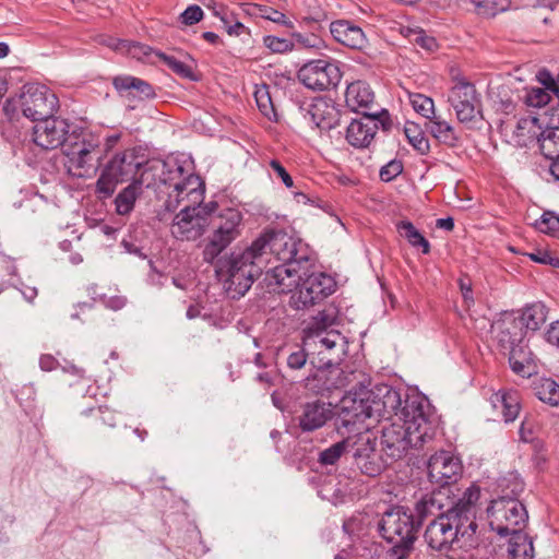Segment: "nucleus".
Instances as JSON below:
<instances>
[{
	"label": "nucleus",
	"instance_id": "obj_49",
	"mask_svg": "<svg viewBox=\"0 0 559 559\" xmlns=\"http://www.w3.org/2000/svg\"><path fill=\"white\" fill-rule=\"evenodd\" d=\"M405 135L413 147L420 154H426L429 151V142L424 134L418 130L415 123H408L404 129Z\"/></svg>",
	"mask_w": 559,
	"mask_h": 559
},
{
	"label": "nucleus",
	"instance_id": "obj_58",
	"mask_svg": "<svg viewBox=\"0 0 559 559\" xmlns=\"http://www.w3.org/2000/svg\"><path fill=\"white\" fill-rule=\"evenodd\" d=\"M403 171V165L399 160H391L380 169V178L382 181L389 182Z\"/></svg>",
	"mask_w": 559,
	"mask_h": 559
},
{
	"label": "nucleus",
	"instance_id": "obj_18",
	"mask_svg": "<svg viewBox=\"0 0 559 559\" xmlns=\"http://www.w3.org/2000/svg\"><path fill=\"white\" fill-rule=\"evenodd\" d=\"M462 469L461 460L449 451H439L431 455L428 461L430 481L441 486V490H445L448 493L449 490L444 487L456 483Z\"/></svg>",
	"mask_w": 559,
	"mask_h": 559
},
{
	"label": "nucleus",
	"instance_id": "obj_57",
	"mask_svg": "<svg viewBox=\"0 0 559 559\" xmlns=\"http://www.w3.org/2000/svg\"><path fill=\"white\" fill-rule=\"evenodd\" d=\"M308 356L311 357V354H309L304 345L302 348H299L296 352L289 354L287 357V366L290 369L298 370L306 365Z\"/></svg>",
	"mask_w": 559,
	"mask_h": 559
},
{
	"label": "nucleus",
	"instance_id": "obj_51",
	"mask_svg": "<svg viewBox=\"0 0 559 559\" xmlns=\"http://www.w3.org/2000/svg\"><path fill=\"white\" fill-rule=\"evenodd\" d=\"M509 356V362L514 372L519 374H526L528 371L526 370V365L530 362L531 353L527 350L526 346L520 348L519 352L514 350L507 354Z\"/></svg>",
	"mask_w": 559,
	"mask_h": 559
},
{
	"label": "nucleus",
	"instance_id": "obj_16",
	"mask_svg": "<svg viewBox=\"0 0 559 559\" xmlns=\"http://www.w3.org/2000/svg\"><path fill=\"white\" fill-rule=\"evenodd\" d=\"M342 78L338 67L326 60H312L298 71V80L309 90L325 91L336 86Z\"/></svg>",
	"mask_w": 559,
	"mask_h": 559
},
{
	"label": "nucleus",
	"instance_id": "obj_21",
	"mask_svg": "<svg viewBox=\"0 0 559 559\" xmlns=\"http://www.w3.org/2000/svg\"><path fill=\"white\" fill-rule=\"evenodd\" d=\"M334 416L331 403L316 400L299 406L295 421L304 432H312L322 428Z\"/></svg>",
	"mask_w": 559,
	"mask_h": 559
},
{
	"label": "nucleus",
	"instance_id": "obj_31",
	"mask_svg": "<svg viewBox=\"0 0 559 559\" xmlns=\"http://www.w3.org/2000/svg\"><path fill=\"white\" fill-rule=\"evenodd\" d=\"M427 131L440 143L454 147L457 145L460 138L452 126L447 121L433 116L426 122Z\"/></svg>",
	"mask_w": 559,
	"mask_h": 559
},
{
	"label": "nucleus",
	"instance_id": "obj_50",
	"mask_svg": "<svg viewBox=\"0 0 559 559\" xmlns=\"http://www.w3.org/2000/svg\"><path fill=\"white\" fill-rule=\"evenodd\" d=\"M414 110L428 120L435 116L433 100L423 94H412L409 96Z\"/></svg>",
	"mask_w": 559,
	"mask_h": 559
},
{
	"label": "nucleus",
	"instance_id": "obj_8",
	"mask_svg": "<svg viewBox=\"0 0 559 559\" xmlns=\"http://www.w3.org/2000/svg\"><path fill=\"white\" fill-rule=\"evenodd\" d=\"M242 215L236 209L218 207L211 211L207 221L210 233L202 240V259L209 264H213L221 254L241 235Z\"/></svg>",
	"mask_w": 559,
	"mask_h": 559
},
{
	"label": "nucleus",
	"instance_id": "obj_42",
	"mask_svg": "<svg viewBox=\"0 0 559 559\" xmlns=\"http://www.w3.org/2000/svg\"><path fill=\"white\" fill-rule=\"evenodd\" d=\"M535 394L544 403L551 406L559 405V384L552 379H540L535 384Z\"/></svg>",
	"mask_w": 559,
	"mask_h": 559
},
{
	"label": "nucleus",
	"instance_id": "obj_30",
	"mask_svg": "<svg viewBox=\"0 0 559 559\" xmlns=\"http://www.w3.org/2000/svg\"><path fill=\"white\" fill-rule=\"evenodd\" d=\"M82 426L91 431H98L100 426L115 427V414L108 407H92L81 413Z\"/></svg>",
	"mask_w": 559,
	"mask_h": 559
},
{
	"label": "nucleus",
	"instance_id": "obj_53",
	"mask_svg": "<svg viewBox=\"0 0 559 559\" xmlns=\"http://www.w3.org/2000/svg\"><path fill=\"white\" fill-rule=\"evenodd\" d=\"M554 94L542 87H532L526 95V103L532 107H544L552 98Z\"/></svg>",
	"mask_w": 559,
	"mask_h": 559
},
{
	"label": "nucleus",
	"instance_id": "obj_45",
	"mask_svg": "<svg viewBox=\"0 0 559 559\" xmlns=\"http://www.w3.org/2000/svg\"><path fill=\"white\" fill-rule=\"evenodd\" d=\"M254 98L262 115L270 120L276 119L275 108L266 85H262L255 90Z\"/></svg>",
	"mask_w": 559,
	"mask_h": 559
},
{
	"label": "nucleus",
	"instance_id": "obj_11",
	"mask_svg": "<svg viewBox=\"0 0 559 559\" xmlns=\"http://www.w3.org/2000/svg\"><path fill=\"white\" fill-rule=\"evenodd\" d=\"M311 265L310 261L301 267V278L290 292L289 305L296 310L308 309L334 292L333 278L324 273H309Z\"/></svg>",
	"mask_w": 559,
	"mask_h": 559
},
{
	"label": "nucleus",
	"instance_id": "obj_64",
	"mask_svg": "<svg viewBox=\"0 0 559 559\" xmlns=\"http://www.w3.org/2000/svg\"><path fill=\"white\" fill-rule=\"evenodd\" d=\"M181 17L186 25H193L202 20L203 11L199 5H190L183 11Z\"/></svg>",
	"mask_w": 559,
	"mask_h": 559
},
{
	"label": "nucleus",
	"instance_id": "obj_19",
	"mask_svg": "<svg viewBox=\"0 0 559 559\" xmlns=\"http://www.w3.org/2000/svg\"><path fill=\"white\" fill-rule=\"evenodd\" d=\"M373 397V412L376 420L392 423L396 417H402L404 414L405 400L402 399L401 393L388 385L377 386L372 391Z\"/></svg>",
	"mask_w": 559,
	"mask_h": 559
},
{
	"label": "nucleus",
	"instance_id": "obj_20",
	"mask_svg": "<svg viewBox=\"0 0 559 559\" xmlns=\"http://www.w3.org/2000/svg\"><path fill=\"white\" fill-rule=\"evenodd\" d=\"M491 329L493 338L503 354L519 352L520 348L526 346L524 344L525 332L521 329V322L515 317L504 316L496 321Z\"/></svg>",
	"mask_w": 559,
	"mask_h": 559
},
{
	"label": "nucleus",
	"instance_id": "obj_10",
	"mask_svg": "<svg viewBox=\"0 0 559 559\" xmlns=\"http://www.w3.org/2000/svg\"><path fill=\"white\" fill-rule=\"evenodd\" d=\"M142 165L143 160L134 148L116 153L104 166L96 181V192L102 198L111 197L118 185L136 179Z\"/></svg>",
	"mask_w": 559,
	"mask_h": 559
},
{
	"label": "nucleus",
	"instance_id": "obj_7",
	"mask_svg": "<svg viewBox=\"0 0 559 559\" xmlns=\"http://www.w3.org/2000/svg\"><path fill=\"white\" fill-rule=\"evenodd\" d=\"M380 536L392 544L388 550L390 559H408L417 539V525L413 513L404 507H392L378 522Z\"/></svg>",
	"mask_w": 559,
	"mask_h": 559
},
{
	"label": "nucleus",
	"instance_id": "obj_26",
	"mask_svg": "<svg viewBox=\"0 0 559 559\" xmlns=\"http://www.w3.org/2000/svg\"><path fill=\"white\" fill-rule=\"evenodd\" d=\"M448 508H450V497L445 490H436L430 495L423 497L416 503V513H417V530L419 528L421 522L430 515L437 518V515L441 512H444Z\"/></svg>",
	"mask_w": 559,
	"mask_h": 559
},
{
	"label": "nucleus",
	"instance_id": "obj_27",
	"mask_svg": "<svg viewBox=\"0 0 559 559\" xmlns=\"http://www.w3.org/2000/svg\"><path fill=\"white\" fill-rule=\"evenodd\" d=\"M112 84L115 88L126 97L145 99L155 95L151 84L131 75L116 76Z\"/></svg>",
	"mask_w": 559,
	"mask_h": 559
},
{
	"label": "nucleus",
	"instance_id": "obj_37",
	"mask_svg": "<svg viewBox=\"0 0 559 559\" xmlns=\"http://www.w3.org/2000/svg\"><path fill=\"white\" fill-rule=\"evenodd\" d=\"M337 311L334 307H326L311 319L304 329V336L309 334H321L331 331L335 324Z\"/></svg>",
	"mask_w": 559,
	"mask_h": 559
},
{
	"label": "nucleus",
	"instance_id": "obj_5",
	"mask_svg": "<svg viewBox=\"0 0 559 559\" xmlns=\"http://www.w3.org/2000/svg\"><path fill=\"white\" fill-rule=\"evenodd\" d=\"M212 265L234 299L242 297L266 267L265 257L255 250L253 242L241 252L217 259Z\"/></svg>",
	"mask_w": 559,
	"mask_h": 559
},
{
	"label": "nucleus",
	"instance_id": "obj_44",
	"mask_svg": "<svg viewBox=\"0 0 559 559\" xmlns=\"http://www.w3.org/2000/svg\"><path fill=\"white\" fill-rule=\"evenodd\" d=\"M349 444L350 441L346 439L332 444L328 449L320 452L318 462L321 465H335L342 455L348 451Z\"/></svg>",
	"mask_w": 559,
	"mask_h": 559
},
{
	"label": "nucleus",
	"instance_id": "obj_61",
	"mask_svg": "<svg viewBox=\"0 0 559 559\" xmlns=\"http://www.w3.org/2000/svg\"><path fill=\"white\" fill-rule=\"evenodd\" d=\"M215 15L219 16L221 21L224 23L226 27V32L228 33V35L239 36L246 31V26L240 22H236L233 25H229V17L225 13L224 8H222L221 11H215Z\"/></svg>",
	"mask_w": 559,
	"mask_h": 559
},
{
	"label": "nucleus",
	"instance_id": "obj_13",
	"mask_svg": "<svg viewBox=\"0 0 559 559\" xmlns=\"http://www.w3.org/2000/svg\"><path fill=\"white\" fill-rule=\"evenodd\" d=\"M302 345L320 366L340 364L346 354L345 337L336 330L302 337Z\"/></svg>",
	"mask_w": 559,
	"mask_h": 559
},
{
	"label": "nucleus",
	"instance_id": "obj_38",
	"mask_svg": "<svg viewBox=\"0 0 559 559\" xmlns=\"http://www.w3.org/2000/svg\"><path fill=\"white\" fill-rule=\"evenodd\" d=\"M516 319L521 322V329L536 331L547 319L546 307L540 302L530 305L523 309L521 316Z\"/></svg>",
	"mask_w": 559,
	"mask_h": 559
},
{
	"label": "nucleus",
	"instance_id": "obj_40",
	"mask_svg": "<svg viewBox=\"0 0 559 559\" xmlns=\"http://www.w3.org/2000/svg\"><path fill=\"white\" fill-rule=\"evenodd\" d=\"M396 229L401 237L406 239L414 248H421L423 253L430 251V245L423 234L409 221H402L396 224Z\"/></svg>",
	"mask_w": 559,
	"mask_h": 559
},
{
	"label": "nucleus",
	"instance_id": "obj_33",
	"mask_svg": "<svg viewBox=\"0 0 559 559\" xmlns=\"http://www.w3.org/2000/svg\"><path fill=\"white\" fill-rule=\"evenodd\" d=\"M346 440L350 441L348 451L353 453L356 461L365 460L368 456L376 454V438L368 431L358 433L354 437H348Z\"/></svg>",
	"mask_w": 559,
	"mask_h": 559
},
{
	"label": "nucleus",
	"instance_id": "obj_25",
	"mask_svg": "<svg viewBox=\"0 0 559 559\" xmlns=\"http://www.w3.org/2000/svg\"><path fill=\"white\" fill-rule=\"evenodd\" d=\"M332 37L341 45L350 49L361 50L368 39L362 28L349 20H336L330 24Z\"/></svg>",
	"mask_w": 559,
	"mask_h": 559
},
{
	"label": "nucleus",
	"instance_id": "obj_60",
	"mask_svg": "<svg viewBox=\"0 0 559 559\" xmlns=\"http://www.w3.org/2000/svg\"><path fill=\"white\" fill-rule=\"evenodd\" d=\"M263 43L265 47H267L273 52H285L290 49V41L285 38H280L275 36H265L263 38Z\"/></svg>",
	"mask_w": 559,
	"mask_h": 559
},
{
	"label": "nucleus",
	"instance_id": "obj_22",
	"mask_svg": "<svg viewBox=\"0 0 559 559\" xmlns=\"http://www.w3.org/2000/svg\"><path fill=\"white\" fill-rule=\"evenodd\" d=\"M380 123L384 126L379 115H362L360 119H354L346 130L347 142L355 147H367Z\"/></svg>",
	"mask_w": 559,
	"mask_h": 559
},
{
	"label": "nucleus",
	"instance_id": "obj_35",
	"mask_svg": "<svg viewBox=\"0 0 559 559\" xmlns=\"http://www.w3.org/2000/svg\"><path fill=\"white\" fill-rule=\"evenodd\" d=\"M310 364L316 368V371L308 376L304 382L305 388L313 394H323L324 391L333 390V382H329L326 376V366H320L319 360L316 358L310 359Z\"/></svg>",
	"mask_w": 559,
	"mask_h": 559
},
{
	"label": "nucleus",
	"instance_id": "obj_3",
	"mask_svg": "<svg viewBox=\"0 0 559 559\" xmlns=\"http://www.w3.org/2000/svg\"><path fill=\"white\" fill-rule=\"evenodd\" d=\"M69 133V124L66 120L43 118L33 128V141L44 150H53L62 146L68 157V171L78 178L90 177L97 168L100 156L98 144L87 133Z\"/></svg>",
	"mask_w": 559,
	"mask_h": 559
},
{
	"label": "nucleus",
	"instance_id": "obj_43",
	"mask_svg": "<svg viewBox=\"0 0 559 559\" xmlns=\"http://www.w3.org/2000/svg\"><path fill=\"white\" fill-rule=\"evenodd\" d=\"M475 12L483 17H493L511 7V0H472Z\"/></svg>",
	"mask_w": 559,
	"mask_h": 559
},
{
	"label": "nucleus",
	"instance_id": "obj_32",
	"mask_svg": "<svg viewBox=\"0 0 559 559\" xmlns=\"http://www.w3.org/2000/svg\"><path fill=\"white\" fill-rule=\"evenodd\" d=\"M310 112L317 127L322 130H330L337 124V109L325 100H319L313 104Z\"/></svg>",
	"mask_w": 559,
	"mask_h": 559
},
{
	"label": "nucleus",
	"instance_id": "obj_39",
	"mask_svg": "<svg viewBox=\"0 0 559 559\" xmlns=\"http://www.w3.org/2000/svg\"><path fill=\"white\" fill-rule=\"evenodd\" d=\"M142 188L133 180L126 188H123L115 199L116 211L120 215L129 214L133 207L136 199L141 195Z\"/></svg>",
	"mask_w": 559,
	"mask_h": 559
},
{
	"label": "nucleus",
	"instance_id": "obj_12",
	"mask_svg": "<svg viewBox=\"0 0 559 559\" xmlns=\"http://www.w3.org/2000/svg\"><path fill=\"white\" fill-rule=\"evenodd\" d=\"M216 209V202L198 206L183 205L170 224L171 236L180 241L199 239L205 233L211 211Z\"/></svg>",
	"mask_w": 559,
	"mask_h": 559
},
{
	"label": "nucleus",
	"instance_id": "obj_17",
	"mask_svg": "<svg viewBox=\"0 0 559 559\" xmlns=\"http://www.w3.org/2000/svg\"><path fill=\"white\" fill-rule=\"evenodd\" d=\"M448 102L455 110L460 122L468 123L481 117V102L473 84L460 81L455 83L448 95Z\"/></svg>",
	"mask_w": 559,
	"mask_h": 559
},
{
	"label": "nucleus",
	"instance_id": "obj_63",
	"mask_svg": "<svg viewBox=\"0 0 559 559\" xmlns=\"http://www.w3.org/2000/svg\"><path fill=\"white\" fill-rule=\"evenodd\" d=\"M261 16L270 20L274 23L282 24V25H288L290 22L287 20L284 13L270 8V7H263L260 9Z\"/></svg>",
	"mask_w": 559,
	"mask_h": 559
},
{
	"label": "nucleus",
	"instance_id": "obj_48",
	"mask_svg": "<svg viewBox=\"0 0 559 559\" xmlns=\"http://www.w3.org/2000/svg\"><path fill=\"white\" fill-rule=\"evenodd\" d=\"M535 227L540 233L559 238V215L546 211L540 218L535 222Z\"/></svg>",
	"mask_w": 559,
	"mask_h": 559
},
{
	"label": "nucleus",
	"instance_id": "obj_28",
	"mask_svg": "<svg viewBox=\"0 0 559 559\" xmlns=\"http://www.w3.org/2000/svg\"><path fill=\"white\" fill-rule=\"evenodd\" d=\"M490 402L493 408L500 409L506 423L513 421L520 413V395L518 391H499L492 394Z\"/></svg>",
	"mask_w": 559,
	"mask_h": 559
},
{
	"label": "nucleus",
	"instance_id": "obj_34",
	"mask_svg": "<svg viewBox=\"0 0 559 559\" xmlns=\"http://www.w3.org/2000/svg\"><path fill=\"white\" fill-rule=\"evenodd\" d=\"M310 364L316 368V371L308 376L304 382L305 388L313 394H323L324 391L333 390V382H329L326 376V366H320L319 360L316 358L310 359Z\"/></svg>",
	"mask_w": 559,
	"mask_h": 559
},
{
	"label": "nucleus",
	"instance_id": "obj_56",
	"mask_svg": "<svg viewBox=\"0 0 559 559\" xmlns=\"http://www.w3.org/2000/svg\"><path fill=\"white\" fill-rule=\"evenodd\" d=\"M526 255L536 263L559 267V259L547 250L536 249L534 252L526 253Z\"/></svg>",
	"mask_w": 559,
	"mask_h": 559
},
{
	"label": "nucleus",
	"instance_id": "obj_52",
	"mask_svg": "<svg viewBox=\"0 0 559 559\" xmlns=\"http://www.w3.org/2000/svg\"><path fill=\"white\" fill-rule=\"evenodd\" d=\"M340 364H333L331 366H326V376L329 382H333V389L345 388L350 384L352 380L349 377L353 373H345L340 367Z\"/></svg>",
	"mask_w": 559,
	"mask_h": 559
},
{
	"label": "nucleus",
	"instance_id": "obj_54",
	"mask_svg": "<svg viewBox=\"0 0 559 559\" xmlns=\"http://www.w3.org/2000/svg\"><path fill=\"white\" fill-rule=\"evenodd\" d=\"M360 472L367 476L376 477L381 473V465L377 460V455L368 456L365 460H358L355 462Z\"/></svg>",
	"mask_w": 559,
	"mask_h": 559
},
{
	"label": "nucleus",
	"instance_id": "obj_55",
	"mask_svg": "<svg viewBox=\"0 0 559 559\" xmlns=\"http://www.w3.org/2000/svg\"><path fill=\"white\" fill-rule=\"evenodd\" d=\"M413 43L427 51H435L438 48V43L435 37L427 35L423 29L414 31L412 34Z\"/></svg>",
	"mask_w": 559,
	"mask_h": 559
},
{
	"label": "nucleus",
	"instance_id": "obj_14",
	"mask_svg": "<svg viewBox=\"0 0 559 559\" xmlns=\"http://www.w3.org/2000/svg\"><path fill=\"white\" fill-rule=\"evenodd\" d=\"M165 193V207L169 212L176 211L180 205H203L204 182L199 176L183 168L182 177L168 185Z\"/></svg>",
	"mask_w": 559,
	"mask_h": 559
},
{
	"label": "nucleus",
	"instance_id": "obj_46",
	"mask_svg": "<svg viewBox=\"0 0 559 559\" xmlns=\"http://www.w3.org/2000/svg\"><path fill=\"white\" fill-rule=\"evenodd\" d=\"M479 498V490L476 488H468L465 492L463 498L459 499L457 501H452L450 499V509L459 511L468 510V514L471 519L475 521V511H474V503Z\"/></svg>",
	"mask_w": 559,
	"mask_h": 559
},
{
	"label": "nucleus",
	"instance_id": "obj_1",
	"mask_svg": "<svg viewBox=\"0 0 559 559\" xmlns=\"http://www.w3.org/2000/svg\"><path fill=\"white\" fill-rule=\"evenodd\" d=\"M402 415L382 426L381 450L392 461L404 457L412 449L428 445L438 430L429 402L420 395L406 396Z\"/></svg>",
	"mask_w": 559,
	"mask_h": 559
},
{
	"label": "nucleus",
	"instance_id": "obj_41",
	"mask_svg": "<svg viewBox=\"0 0 559 559\" xmlns=\"http://www.w3.org/2000/svg\"><path fill=\"white\" fill-rule=\"evenodd\" d=\"M121 53L128 55L139 61L155 63L158 60L160 51L154 50L147 45L126 40L124 49Z\"/></svg>",
	"mask_w": 559,
	"mask_h": 559
},
{
	"label": "nucleus",
	"instance_id": "obj_23",
	"mask_svg": "<svg viewBox=\"0 0 559 559\" xmlns=\"http://www.w3.org/2000/svg\"><path fill=\"white\" fill-rule=\"evenodd\" d=\"M342 412L355 421H364L374 418L372 390H359L348 392L341 402Z\"/></svg>",
	"mask_w": 559,
	"mask_h": 559
},
{
	"label": "nucleus",
	"instance_id": "obj_24",
	"mask_svg": "<svg viewBox=\"0 0 559 559\" xmlns=\"http://www.w3.org/2000/svg\"><path fill=\"white\" fill-rule=\"evenodd\" d=\"M346 106L354 112L361 115H379V111H371L376 106L374 93L370 85L364 81L350 83L345 93Z\"/></svg>",
	"mask_w": 559,
	"mask_h": 559
},
{
	"label": "nucleus",
	"instance_id": "obj_4",
	"mask_svg": "<svg viewBox=\"0 0 559 559\" xmlns=\"http://www.w3.org/2000/svg\"><path fill=\"white\" fill-rule=\"evenodd\" d=\"M477 523L468 510L448 508L435 518L424 533L428 547L441 554L453 552V559H478Z\"/></svg>",
	"mask_w": 559,
	"mask_h": 559
},
{
	"label": "nucleus",
	"instance_id": "obj_47",
	"mask_svg": "<svg viewBox=\"0 0 559 559\" xmlns=\"http://www.w3.org/2000/svg\"><path fill=\"white\" fill-rule=\"evenodd\" d=\"M158 60L163 61L174 73H176L180 78L188 79L191 81L197 80L192 69L188 64L176 59L175 57L167 56L164 52H160L158 55Z\"/></svg>",
	"mask_w": 559,
	"mask_h": 559
},
{
	"label": "nucleus",
	"instance_id": "obj_36",
	"mask_svg": "<svg viewBox=\"0 0 559 559\" xmlns=\"http://www.w3.org/2000/svg\"><path fill=\"white\" fill-rule=\"evenodd\" d=\"M337 311L334 307H326L311 319L304 329V336L309 334H321L331 331L335 324Z\"/></svg>",
	"mask_w": 559,
	"mask_h": 559
},
{
	"label": "nucleus",
	"instance_id": "obj_62",
	"mask_svg": "<svg viewBox=\"0 0 559 559\" xmlns=\"http://www.w3.org/2000/svg\"><path fill=\"white\" fill-rule=\"evenodd\" d=\"M269 165H270V168L275 174V176L282 180V182L285 185L286 188H293V186H294L293 178L287 173L285 167L277 159H272Z\"/></svg>",
	"mask_w": 559,
	"mask_h": 559
},
{
	"label": "nucleus",
	"instance_id": "obj_59",
	"mask_svg": "<svg viewBox=\"0 0 559 559\" xmlns=\"http://www.w3.org/2000/svg\"><path fill=\"white\" fill-rule=\"evenodd\" d=\"M537 79L539 83L543 85L542 88L549 91L555 96L559 97V78L558 81H556L550 74V72L542 70L538 72Z\"/></svg>",
	"mask_w": 559,
	"mask_h": 559
},
{
	"label": "nucleus",
	"instance_id": "obj_15",
	"mask_svg": "<svg viewBox=\"0 0 559 559\" xmlns=\"http://www.w3.org/2000/svg\"><path fill=\"white\" fill-rule=\"evenodd\" d=\"M183 175V166L176 158L148 162L135 181L139 186L165 193L168 185Z\"/></svg>",
	"mask_w": 559,
	"mask_h": 559
},
{
	"label": "nucleus",
	"instance_id": "obj_29",
	"mask_svg": "<svg viewBox=\"0 0 559 559\" xmlns=\"http://www.w3.org/2000/svg\"><path fill=\"white\" fill-rule=\"evenodd\" d=\"M559 114L552 115L550 124L537 136L542 154L548 158L559 157Z\"/></svg>",
	"mask_w": 559,
	"mask_h": 559
},
{
	"label": "nucleus",
	"instance_id": "obj_9",
	"mask_svg": "<svg viewBox=\"0 0 559 559\" xmlns=\"http://www.w3.org/2000/svg\"><path fill=\"white\" fill-rule=\"evenodd\" d=\"M58 107L57 96L41 84H27L16 98L5 102L4 112L13 119L19 111L33 121L53 116Z\"/></svg>",
	"mask_w": 559,
	"mask_h": 559
},
{
	"label": "nucleus",
	"instance_id": "obj_6",
	"mask_svg": "<svg viewBox=\"0 0 559 559\" xmlns=\"http://www.w3.org/2000/svg\"><path fill=\"white\" fill-rule=\"evenodd\" d=\"M489 525L501 537L511 536L509 549L518 556L532 550V539L523 533L528 514L521 501L510 497H499L491 501L487 510Z\"/></svg>",
	"mask_w": 559,
	"mask_h": 559
},
{
	"label": "nucleus",
	"instance_id": "obj_2",
	"mask_svg": "<svg viewBox=\"0 0 559 559\" xmlns=\"http://www.w3.org/2000/svg\"><path fill=\"white\" fill-rule=\"evenodd\" d=\"M253 245L265 257L266 266L271 257L282 262L265 272L264 282L269 290L278 294L292 292L301 278V267L311 261L308 246L284 231H266Z\"/></svg>",
	"mask_w": 559,
	"mask_h": 559
}]
</instances>
